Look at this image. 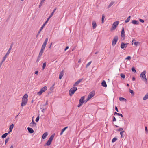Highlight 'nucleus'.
<instances>
[{
	"label": "nucleus",
	"instance_id": "39",
	"mask_svg": "<svg viewBox=\"0 0 148 148\" xmlns=\"http://www.w3.org/2000/svg\"><path fill=\"white\" fill-rule=\"evenodd\" d=\"M117 140V138H114L112 140V143L114 142Z\"/></svg>",
	"mask_w": 148,
	"mask_h": 148
},
{
	"label": "nucleus",
	"instance_id": "53",
	"mask_svg": "<svg viewBox=\"0 0 148 148\" xmlns=\"http://www.w3.org/2000/svg\"><path fill=\"white\" fill-rule=\"evenodd\" d=\"M45 106V105H41L40 106V108L41 109H43V108H44L43 107Z\"/></svg>",
	"mask_w": 148,
	"mask_h": 148
},
{
	"label": "nucleus",
	"instance_id": "24",
	"mask_svg": "<svg viewBox=\"0 0 148 148\" xmlns=\"http://www.w3.org/2000/svg\"><path fill=\"white\" fill-rule=\"evenodd\" d=\"M41 56L39 55H38V56L37 57V58L36 62V63H38L39 62V61L40 60Z\"/></svg>",
	"mask_w": 148,
	"mask_h": 148
},
{
	"label": "nucleus",
	"instance_id": "34",
	"mask_svg": "<svg viewBox=\"0 0 148 148\" xmlns=\"http://www.w3.org/2000/svg\"><path fill=\"white\" fill-rule=\"evenodd\" d=\"M105 16L104 15H103L102 16V19H101V21L102 23H103L104 21V19L105 18Z\"/></svg>",
	"mask_w": 148,
	"mask_h": 148
},
{
	"label": "nucleus",
	"instance_id": "63",
	"mask_svg": "<svg viewBox=\"0 0 148 148\" xmlns=\"http://www.w3.org/2000/svg\"><path fill=\"white\" fill-rule=\"evenodd\" d=\"M43 27L42 26L40 28V30H39V31H40V32L42 30V29H43Z\"/></svg>",
	"mask_w": 148,
	"mask_h": 148
},
{
	"label": "nucleus",
	"instance_id": "30",
	"mask_svg": "<svg viewBox=\"0 0 148 148\" xmlns=\"http://www.w3.org/2000/svg\"><path fill=\"white\" fill-rule=\"evenodd\" d=\"M44 50H42L41 49L39 53V55L41 56L42 55V54L43 53Z\"/></svg>",
	"mask_w": 148,
	"mask_h": 148
},
{
	"label": "nucleus",
	"instance_id": "61",
	"mask_svg": "<svg viewBox=\"0 0 148 148\" xmlns=\"http://www.w3.org/2000/svg\"><path fill=\"white\" fill-rule=\"evenodd\" d=\"M46 109V108H43V109H42V112H44V111H45V110Z\"/></svg>",
	"mask_w": 148,
	"mask_h": 148
},
{
	"label": "nucleus",
	"instance_id": "6",
	"mask_svg": "<svg viewBox=\"0 0 148 148\" xmlns=\"http://www.w3.org/2000/svg\"><path fill=\"white\" fill-rule=\"evenodd\" d=\"M118 40V36H115L112 41V45L113 46H114L115 45Z\"/></svg>",
	"mask_w": 148,
	"mask_h": 148
},
{
	"label": "nucleus",
	"instance_id": "17",
	"mask_svg": "<svg viewBox=\"0 0 148 148\" xmlns=\"http://www.w3.org/2000/svg\"><path fill=\"white\" fill-rule=\"evenodd\" d=\"M27 130L31 134L33 133L34 132V131L32 128L29 127L27 128Z\"/></svg>",
	"mask_w": 148,
	"mask_h": 148
},
{
	"label": "nucleus",
	"instance_id": "28",
	"mask_svg": "<svg viewBox=\"0 0 148 148\" xmlns=\"http://www.w3.org/2000/svg\"><path fill=\"white\" fill-rule=\"evenodd\" d=\"M124 131H122L120 133V134L121 136V138H123V137H124V136L123 134V133L124 132Z\"/></svg>",
	"mask_w": 148,
	"mask_h": 148
},
{
	"label": "nucleus",
	"instance_id": "5",
	"mask_svg": "<svg viewBox=\"0 0 148 148\" xmlns=\"http://www.w3.org/2000/svg\"><path fill=\"white\" fill-rule=\"evenodd\" d=\"M119 23V21H117L114 22L113 24L112 27L111 28V30H113L115 29Z\"/></svg>",
	"mask_w": 148,
	"mask_h": 148
},
{
	"label": "nucleus",
	"instance_id": "58",
	"mask_svg": "<svg viewBox=\"0 0 148 148\" xmlns=\"http://www.w3.org/2000/svg\"><path fill=\"white\" fill-rule=\"evenodd\" d=\"M123 129L122 128H119L117 130L118 131H123Z\"/></svg>",
	"mask_w": 148,
	"mask_h": 148
},
{
	"label": "nucleus",
	"instance_id": "8",
	"mask_svg": "<svg viewBox=\"0 0 148 148\" xmlns=\"http://www.w3.org/2000/svg\"><path fill=\"white\" fill-rule=\"evenodd\" d=\"M121 39L123 38V40H124L125 39V32L124 31V28H122L121 33Z\"/></svg>",
	"mask_w": 148,
	"mask_h": 148
},
{
	"label": "nucleus",
	"instance_id": "16",
	"mask_svg": "<svg viewBox=\"0 0 148 148\" xmlns=\"http://www.w3.org/2000/svg\"><path fill=\"white\" fill-rule=\"evenodd\" d=\"M101 85L102 86L105 87H106L107 85L105 81L103 80L101 83Z\"/></svg>",
	"mask_w": 148,
	"mask_h": 148
},
{
	"label": "nucleus",
	"instance_id": "49",
	"mask_svg": "<svg viewBox=\"0 0 148 148\" xmlns=\"http://www.w3.org/2000/svg\"><path fill=\"white\" fill-rule=\"evenodd\" d=\"M131 58V57L130 56H127L126 58L125 59L126 60H130Z\"/></svg>",
	"mask_w": 148,
	"mask_h": 148
},
{
	"label": "nucleus",
	"instance_id": "29",
	"mask_svg": "<svg viewBox=\"0 0 148 148\" xmlns=\"http://www.w3.org/2000/svg\"><path fill=\"white\" fill-rule=\"evenodd\" d=\"M131 18V16H130L128 17L127 18L125 21V23H127L130 21V20Z\"/></svg>",
	"mask_w": 148,
	"mask_h": 148
},
{
	"label": "nucleus",
	"instance_id": "23",
	"mask_svg": "<svg viewBox=\"0 0 148 148\" xmlns=\"http://www.w3.org/2000/svg\"><path fill=\"white\" fill-rule=\"evenodd\" d=\"M119 100L120 101H126L127 100L126 99L122 97H119Z\"/></svg>",
	"mask_w": 148,
	"mask_h": 148
},
{
	"label": "nucleus",
	"instance_id": "42",
	"mask_svg": "<svg viewBox=\"0 0 148 148\" xmlns=\"http://www.w3.org/2000/svg\"><path fill=\"white\" fill-rule=\"evenodd\" d=\"M46 66V63L45 62V63H43V66H42L43 69H44L45 68Z\"/></svg>",
	"mask_w": 148,
	"mask_h": 148
},
{
	"label": "nucleus",
	"instance_id": "21",
	"mask_svg": "<svg viewBox=\"0 0 148 148\" xmlns=\"http://www.w3.org/2000/svg\"><path fill=\"white\" fill-rule=\"evenodd\" d=\"M51 143L50 141L49 140L45 144V146H46V145L49 146L50 145Z\"/></svg>",
	"mask_w": 148,
	"mask_h": 148
},
{
	"label": "nucleus",
	"instance_id": "7",
	"mask_svg": "<svg viewBox=\"0 0 148 148\" xmlns=\"http://www.w3.org/2000/svg\"><path fill=\"white\" fill-rule=\"evenodd\" d=\"M48 40V38H47L45 39L43 45H42V47L41 48V49L44 50L45 48L46 44L47 43Z\"/></svg>",
	"mask_w": 148,
	"mask_h": 148
},
{
	"label": "nucleus",
	"instance_id": "46",
	"mask_svg": "<svg viewBox=\"0 0 148 148\" xmlns=\"http://www.w3.org/2000/svg\"><path fill=\"white\" fill-rule=\"evenodd\" d=\"M145 132L146 134H147L148 133V130L147 127L145 126Z\"/></svg>",
	"mask_w": 148,
	"mask_h": 148
},
{
	"label": "nucleus",
	"instance_id": "13",
	"mask_svg": "<svg viewBox=\"0 0 148 148\" xmlns=\"http://www.w3.org/2000/svg\"><path fill=\"white\" fill-rule=\"evenodd\" d=\"M48 135L47 132L44 133L42 136V138L43 139H45Z\"/></svg>",
	"mask_w": 148,
	"mask_h": 148
},
{
	"label": "nucleus",
	"instance_id": "4",
	"mask_svg": "<svg viewBox=\"0 0 148 148\" xmlns=\"http://www.w3.org/2000/svg\"><path fill=\"white\" fill-rule=\"evenodd\" d=\"M95 95V92L94 91H92L90 92L88 96L87 99L86 101L90 99L91 98L93 97Z\"/></svg>",
	"mask_w": 148,
	"mask_h": 148
},
{
	"label": "nucleus",
	"instance_id": "18",
	"mask_svg": "<svg viewBox=\"0 0 148 148\" xmlns=\"http://www.w3.org/2000/svg\"><path fill=\"white\" fill-rule=\"evenodd\" d=\"M92 25L93 29H95L97 26L96 23L94 21H93L92 23Z\"/></svg>",
	"mask_w": 148,
	"mask_h": 148
},
{
	"label": "nucleus",
	"instance_id": "3",
	"mask_svg": "<svg viewBox=\"0 0 148 148\" xmlns=\"http://www.w3.org/2000/svg\"><path fill=\"white\" fill-rule=\"evenodd\" d=\"M77 88L76 87H73L71 88L69 91V94L70 96H71L77 90Z\"/></svg>",
	"mask_w": 148,
	"mask_h": 148
},
{
	"label": "nucleus",
	"instance_id": "9",
	"mask_svg": "<svg viewBox=\"0 0 148 148\" xmlns=\"http://www.w3.org/2000/svg\"><path fill=\"white\" fill-rule=\"evenodd\" d=\"M128 44V43H124L123 42H122L121 44V48L122 49L126 48Z\"/></svg>",
	"mask_w": 148,
	"mask_h": 148
},
{
	"label": "nucleus",
	"instance_id": "31",
	"mask_svg": "<svg viewBox=\"0 0 148 148\" xmlns=\"http://www.w3.org/2000/svg\"><path fill=\"white\" fill-rule=\"evenodd\" d=\"M14 125L13 124H12L10 126L9 130H12V129L14 127Z\"/></svg>",
	"mask_w": 148,
	"mask_h": 148
},
{
	"label": "nucleus",
	"instance_id": "27",
	"mask_svg": "<svg viewBox=\"0 0 148 148\" xmlns=\"http://www.w3.org/2000/svg\"><path fill=\"white\" fill-rule=\"evenodd\" d=\"M8 55H6V54L5 55V56H4L3 58V59L1 62H2V63H3L5 60V59L6 58L7 56Z\"/></svg>",
	"mask_w": 148,
	"mask_h": 148
},
{
	"label": "nucleus",
	"instance_id": "36",
	"mask_svg": "<svg viewBox=\"0 0 148 148\" xmlns=\"http://www.w3.org/2000/svg\"><path fill=\"white\" fill-rule=\"evenodd\" d=\"M11 49H12V48H11L10 47V48H9L8 51L7 53L6 54V55H8L9 54V53H10V50H11Z\"/></svg>",
	"mask_w": 148,
	"mask_h": 148
},
{
	"label": "nucleus",
	"instance_id": "14",
	"mask_svg": "<svg viewBox=\"0 0 148 148\" xmlns=\"http://www.w3.org/2000/svg\"><path fill=\"white\" fill-rule=\"evenodd\" d=\"M132 23L134 25H138L139 22L138 21L134 20L132 21Z\"/></svg>",
	"mask_w": 148,
	"mask_h": 148
},
{
	"label": "nucleus",
	"instance_id": "15",
	"mask_svg": "<svg viewBox=\"0 0 148 148\" xmlns=\"http://www.w3.org/2000/svg\"><path fill=\"white\" fill-rule=\"evenodd\" d=\"M55 134L54 133L53 134L51 135V136H50V137L49 138V140L52 142L53 138H54V137L55 136Z\"/></svg>",
	"mask_w": 148,
	"mask_h": 148
},
{
	"label": "nucleus",
	"instance_id": "10",
	"mask_svg": "<svg viewBox=\"0 0 148 148\" xmlns=\"http://www.w3.org/2000/svg\"><path fill=\"white\" fill-rule=\"evenodd\" d=\"M84 98L85 97L84 96L82 97L79 101V102H80L83 104L84 102Z\"/></svg>",
	"mask_w": 148,
	"mask_h": 148
},
{
	"label": "nucleus",
	"instance_id": "57",
	"mask_svg": "<svg viewBox=\"0 0 148 148\" xmlns=\"http://www.w3.org/2000/svg\"><path fill=\"white\" fill-rule=\"evenodd\" d=\"M116 121V119L115 118V117L114 116L113 117V121Z\"/></svg>",
	"mask_w": 148,
	"mask_h": 148
},
{
	"label": "nucleus",
	"instance_id": "38",
	"mask_svg": "<svg viewBox=\"0 0 148 148\" xmlns=\"http://www.w3.org/2000/svg\"><path fill=\"white\" fill-rule=\"evenodd\" d=\"M131 70L134 73H136V70L135 69V68L134 67H133L132 68Z\"/></svg>",
	"mask_w": 148,
	"mask_h": 148
},
{
	"label": "nucleus",
	"instance_id": "47",
	"mask_svg": "<svg viewBox=\"0 0 148 148\" xmlns=\"http://www.w3.org/2000/svg\"><path fill=\"white\" fill-rule=\"evenodd\" d=\"M39 116H38L36 118V122H38L39 120Z\"/></svg>",
	"mask_w": 148,
	"mask_h": 148
},
{
	"label": "nucleus",
	"instance_id": "64",
	"mask_svg": "<svg viewBox=\"0 0 148 148\" xmlns=\"http://www.w3.org/2000/svg\"><path fill=\"white\" fill-rule=\"evenodd\" d=\"M13 43H12L11 44V45L10 46V48L12 49V47L13 46Z\"/></svg>",
	"mask_w": 148,
	"mask_h": 148
},
{
	"label": "nucleus",
	"instance_id": "12",
	"mask_svg": "<svg viewBox=\"0 0 148 148\" xmlns=\"http://www.w3.org/2000/svg\"><path fill=\"white\" fill-rule=\"evenodd\" d=\"M64 75V71H62L59 74V79H61L62 78L63 75Z\"/></svg>",
	"mask_w": 148,
	"mask_h": 148
},
{
	"label": "nucleus",
	"instance_id": "40",
	"mask_svg": "<svg viewBox=\"0 0 148 148\" xmlns=\"http://www.w3.org/2000/svg\"><path fill=\"white\" fill-rule=\"evenodd\" d=\"M10 139L9 137H8L5 140V145L6 144V143L8 142V141H9Z\"/></svg>",
	"mask_w": 148,
	"mask_h": 148
},
{
	"label": "nucleus",
	"instance_id": "50",
	"mask_svg": "<svg viewBox=\"0 0 148 148\" xmlns=\"http://www.w3.org/2000/svg\"><path fill=\"white\" fill-rule=\"evenodd\" d=\"M82 104H83V103L79 102V103L78 105L77 106V107H79L82 105Z\"/></svg>",
	"mask_w": 148,
	"mask_h": 148
},
{
	"label": "nucleus",
	"instance_id": "2",
	"mask_svg": "<svg viewBox=\"0 0 148 148\" xmlns=\"http://www.w3.org/2000/svg\"><path fill=\"white\" fill-rule=\"evenodd\" d=\"M146 71L145 70L144 71L142 72L140 75V77L142 80L145 82L146 84L147 83V80L146 76Z\"/></svg>",
	"mask_w": 148,
	"mask_h": 148
},
{
	"label": "nucleus",
	"instance_id": "62",
	"mask_svg": "<svg viewBox=\"0 0 148 148\" xmlns=\"http://www.w3.org/2000/svg\"><path fill=\"white\" fill-rule=\"evenodd\" d=\"M69 47L68 46H67L66 47V48H65V49H64V51H66L67 49H68L69 48Z\"/></svg>",
	"mask_w": 148,
	"mask_h": 148
},
{
	"label": "nucleus",
	"instance_id": "52",
	"mask_svg": "<svg viewBox=\"0 0 148 148\" xmlns=\"http://www.w3.org/2000/svg\"><path fill=\"white\" fill-rule=\"evenodd\" d=\"M83 78H82L81 79H79L77 81V82H78V83H79L81 82L83 80Z\"/></svg>",
	"mask_w": 148,
	"mask_h": 148
},
{
	"label": "nucleus",
	"instance_id": "51",
	"mask_svg": "<svg viewBox=\"0 0 148 148\" xmlns=\"http://www.w3.org/2000/svg\"><path fill=\"white\" fill-rule=\"evenodd\" d=\"M83 78H82L81 79H79L77 81V82H78V83H79L81 82L83 80Z\"/></svg>",
	"mask_w": 148,
	"mask_h": 148
},
{
	"label": "nucleus",
	"instance_id": "22",
	"mask_svg": "<svg viewBox=\"0 0 148 148\" xmlns=\"http://www.w3.org/2000/svg\"><path fill=\"white\" fill-rule=\"evenodd\" d=\"M114 3V1L111 2L110 3L109 5L108 6L107 8L108 9L109 8L111 7V6H112Z\"/></svg>",
	"mask_w": 148,
	"mask_h": 148
},
{
	"label": "nucleus",
	"instance_id": "25",
	"mask_svg": "<svg viewBox=\"0 0 148 148\" xmlns=\"http://www.w3.org/2000/svg\"><path fill=\"white\" fill-rule=\"evenodd\" d=\"M57 9V8L56 7L55 8V9H54V10H53V11L51 13V15H50L49 16H50V17H51L53 15V14L54 12H55V11Z\"/></svg>",
	"mask_w": 148,
	"mask_h": 148
},
{
	"label": "nucleus",
	"instance_id": "48",
	"mask_svg": "<svg viewBox=\"0 0 148 148\" xmlns=\"http://www.w3.org/2000/svg\"><path fill=\"white\" fill-rule=\"evenodd\" d=\"M51 18V17L49 16V17L48 18L47 20L45 22V23H47L48 22V21L49 20V19H50Z\"/></svg>",
	"mask_w": 148,
	"mask_h": 148
},
{
	"label": "nucleus",
	"instance_id": "37",
	"mask_svg": "<svg viewBox=\"0 0 148 148\" xmlns=\"http://www.w3.org/2000/svg\"><path fill=\"white\" fill-rule=\"evenodd\" d=\"M79 84V83H78V82L77 81L74 84L73 86H77Z\"/></svg>",
	"mask_w": 148,
	"mask_h": 148
},
{
	"label": "nucleus",
	"instance_id": "19",
	"mask_svg": "<svg viewBox=\"0 0 148 148\" xmlns=\"http://www.w3.org/2000/svg\"><path fill=\"white\" fill-rule=\"evenodd\" d=\"M147 99H148V93H147L144 96L143 98V99L144 100H145Z\"/></svg>",
	"mask_w": 148,
	"mask_h": 148
},
{
	"label": "nucleus",
	"instance_id": "44",
	"mask_svg": "<svg viewBox=\"0 0 148 148\" xmlns=\"http://www.w3.org/2000/svg\"><path fill=\"white\" fill-rule=\"evenodd\" d=\"M43 92H42L41 90H40V91L38 92L37 93V94L39 95H40Z\"/></svg>",
	"mask_w": 148,
	"mask_h": 148
},
{
	"label": "nucleus",
	"instance_id": "43",
	"mask_svg": "<svg viewBox=\"0 0 148 148\" xmlns=\"http://www.w3.org/2000/svg\"><path fill=\"white\" fill-rule=\"evenodd\" d=\"M92 62V61H90L89 62L88 64H87L86 66V67L87 68L90 65V64H91V63Z\"/></svg>",
	"mask_w": 148,
	"mask_h": 148
},
{
	"label": "nucleus",
	"instance_id": "1",
	"mask_svg": "<svg viewBox=\"0 0 148 148\" xmlns=\"http://www.w3.org/2000/svg\"><path fill=\"white\" fill-rule=\"evenodd\" d=\"M28 95L27 94H25L23 97L22 99V103L21 106L23 107L25 106L27 103V98Z\"/></svg>",
	"mask_w": 148,
	"mask_h": 148
},
{
	"label": "nucleus",
	"instance_id": "45",
	"mask_svg": "<svg viewBox=\"0 0 148 148\" xmlns=\"http://www.w3.org/2000/svg\"><path fill=\"white\" fill-rule=\"evenodd\" d=\"M129 91H130V93H131V94H132L133 95H134V92L133 90L130 89Z\"/></svg>",
	"mask_w": 148,
	"mask_h": 148
},
{
	"label": "nucleus",
	"instance_id": "11",
	"mask_svg": "<svg viewBox=\"0 0 148 148\" xmlns=\"http://www.w3.org/2000/svg\"><path fill=\"white\" fill-rule=\"evenodd\" d=\"M36 126V124L35 123L34 121L32 120V121L31 123L30 124V126L31 127H33L34 126Z\"/></svg>",
	"mask_w": 148,
	"mask_h": 148
},
{
	"label": "nucleus",
	"instance_id": "35",
	"mask_svg": "<svg viewBox=\"0 0 148 148\" xmlns=\"http://www.w3.org/2000/svg\"><path fill=\"white\" fill-rule=\"evenodd\" d=\"M55 83H54L53 85L52 86L50 87V89L51 90H52L54 88V86L55 85Z\"/></svg>",
	"mask_w": 148,
	"mask_h": 148
},
{
	"label": "nucleus",
	"instance_id": "33",
	"mask_svg": "<svg viewBox=\"0 0 148 148\" xmlns=\"http://www.w3.org/2000/svg\"><path fill=\"white\" fill-rule=\"evenodd\" d=\"M120 76L123 79H124L125 77V75L123 73L121 74Z\"/></svg>",
	"mask_w": 148,
	"mask_h": 148
},
{
	"label": "nucleus",
	"instance_id": "56",
	"mask_svg": "<svg viewBox=\"0 0 148 148\" xmlns=\"http://www.w3.org/2000/svg\"><path fill=\"white\" fill-rule=\"evenodd\" d=\"M139 21L141 22H142V23H144V21L143 20V19H140L139 20Z\"/></svg>",
	"mask_w": 148,
	"mask_h": 148
},
{
	"label": "nucleus",
	"instance_id": "59",
	"mask_svg": "<svg viewBox=\"0 0 148 148\" xmlns=\"http://www.w3.org/2000/svg\"><path fill=\"white\" fill-rule=\"evenodd\" d=\"M127 76L128 77H130V78L131 77V75L130 73H128L127 74Z\"/></svg>",
	"mask_w": 148,
	"mask_h": 148
},
{
	"label": "nucleus",
	"instance_id": "26",
	"mask_svg": "<svg viewBox=\"0 0 148 148\" xmlns=\"http://www.w3.org/2000/svg\"><path fill=\"white\" fill-rule=\"evenodd\" d=\"M8 134V133H5V134H3L1 136V137L2 138H5L6 136H7Z\"/></svg>",
	"mask_w": 148,
	"mask_h": 148
},
{
	"label": "nucleus",
	"instance_id": "20",
	"mask_svg": "<svg viewBox=\"0 0 148 148\" xmlns=\"http://www.w3.org/2000/svg\"><path fill=\"white\" fill-rule=\"evenodd\" d=\"M47 89V87L45 86L44 87L42 88H41L40 90H41L43 92H44L45 90H46Z\"/></svg>",
	"mask_w": 148,
	"mask_h": 148
},
{
	"label": "nucleus",
	"instance_id": "32",
	"mask_svg": "<svg viewBox=\"0 0 148 148\" xmlns=\"http://www.w3.org/2000/svg\"><path fill=\"white\" fill-rule=\"evenodd\" d=\"M134 44V45H135L136 46V47L138 45H140V42H135Z\"/></svg>",
	"mask_w": 148,
	"mask_h": 148
},
{
	"label": "nucleus",
	"instance_id": "55",
	"mask_svg": "<svg viewBox=\"0 0 148 148\" xmlns=\"http://www.w3.org/2000/svg\"><path fill=\"white\" fill-rule=\"evenodd\" d=\"M40 32H41L40 31H38L37 34V35L36 36V38H37L38 36L39 35V34H40Z\"/></svg>",
	"mask_w": 148,
	"mask_h": 148
},
{
	"label": "nucleus",
	"instance_id": "54",
	"mask_svg": "<svg viewBox=\"0 0 148 148\" xmlns=\"http://www.w3.org/2000/svg\"><path fill=\"white\" fill-rule=\"evenodd\" d=\"M118 115L121 116L122 118L123 117V115L122 114H120V113H119Z\"/></svg>",
	"mask_w": 148,
	"mask_h": 148
},
{
	"label": "nucleus",
	"instance_id": "41",
	"mask_svg": "<svg viewBox=\"0 0 148 148\" xmlns=\"http://www.w3.org/2000/svg\"><path fill=\"white\" fill-rule=\"evenodd\" d=\"M68 128V127L67 126L65 127H64V128H63L62 130V131L64 132L67 128Z\"/></svg>",
	"mask_w": 148,
	"mask_h": 148
},
{
	"label": "nucleus",
	"instance_id": "60",
	"mask_svg": "<svg viewBox=\"0 0 148 148\" xmlns=\"http://www.w3.org/2000/svg\"><path fill=\"white\" fill-rule=\"evenodd\" d=\"M115 109L117 112H119V111L117 107L116 106H115Z\"/></svg>",
	"mask_w": 148,
	"mask_h": 148
}]
</instances>
